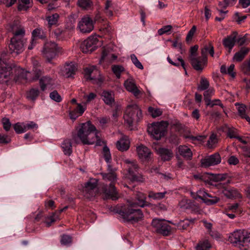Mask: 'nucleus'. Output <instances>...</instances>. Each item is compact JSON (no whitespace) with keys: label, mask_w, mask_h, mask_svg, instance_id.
<instances>
[{"label":"nucleus","mask_w":250,"mask_h":250,"mask_svg":"<svg viewBox=\"0 0 250 250\" xmlns=\"http://www.w3.org/2000/svg\"><path fill=\"white\" fill-rule=\"evenodd\" d=\"M250 42L248 38V35L245 34L244 36L236 38V42L239 46H242L245 43H248Z\"/></svg>","instance_id":"obj_52"},{"label":"nucleus","mask_w":250,"mask_h":250,"mask_svg":"<svg viewBox=\"0 0 250 250\" xmlns=\"http://www.w3.org/2000/svg\"><path fill=\"white\" fill-rule=\"evenodd\" d=\"M113 9L112 1L111 0H106L104 3V13L107 16L111 17L113 15Z\"/></svg>","instance_id":"obj_32"},{"label":"nucleus","mask_w":250,"mask_h":250,"mask_svg":"<svg viewBox=\"0 0 250 250\" xmlns=\"http://www.w3.org/2000/svg\"><path fill=\"white\" fill-rule=\"evenodd\" d=\"M42 53L48 62L55 58L57 54V44L54 42H47L44 43Z\"/></svg>","instance_id":"obj_12"},{"label":"nucleus","mask_w":250,"mask_h":250,"mask_svg":"<svg viewBox=\"0 0 250 250\" xmlns=\"http://www.w3.org/2000/svg\"><path fill=\"white\" fill-rule=\"evenodd\" d=\"M50 98L58 103L61 102L62 100L61 96L56 90H54L50 93Z\"/></svg>","instance_id":"obj_53"},{"label":"nucleus","mask_w":250,"mask_h":250,"mask_svg":"<svg viewBox=\"0 0 250 250\" xmlns=\"http://www.w3.org/2000/svg\"><path fill=\"white\" fill-rule=\"evenodd\" d=\"M217 142L216 135L212 134L210 136L207 144L209 148H212Z\"/></svg>","instance_id":"obj_47"},{"label":"nucleus","mask_w":250,"mask_h":250,"mask_svg":"<svg viewBox=\"0 0 250 250\" xmlns=\"http://www.w3.org/2000/svg\"><path fill=\"white\" fill-rule=\"evenodd\" d=\"M95 68V66H92L88 67H86L84 69L85 77L86 79L92 80L93 79L90 77V75Z\"/></svg>","instance_id":"obj_57"},{"label":"nucleus","mask_w":250,"mask_h":250,"mask_svg":"<svg viewBox=\"0 0 250 250\" xmlns=\"http://www.w3.org/2000/svg\"><path fill=\"white\" fill-rule=\"evenodd\" d=\"M148 110L153 118L159 117L162 114V110L159 108H154L152 107H149Z\"/></svg>","instance_id":"obj_51"},{"label":"nucleus","mask_w":250,"mask_h":250,"mask_svg":"<svg viewBox=\"0 0 250 250\" xmlns=\"http://www.w3.org/2000/svg\"><path fill=\"white\" fill-rule=\"evenodd\" d=\"M196 26L195 25H193L192 27V28L190 29V30L188 31V32L187 35V37H186V41L187 42H188L192 40V37L196 31Z\"/></svg>","instance_id":"obj_59"},{"label":"nucleus","mask_w":250,"mask_h":250,"mask_svg":"<svg viewBox=\"0 0 250 250\" xmlns=\"http://www.w3.org/2000/svg\"><path fill=\"white\" fill-rule=\"evenodd\" d=\"M112 70L118 79L120 78L121 73L125 71L123 66L120 65H114L112 66Z\"/></svg>","instance_id":"obj_43"},{"label":"nucleus","mask_w":250,"mask_h":250,"mask_svg":"<svg viewBox=\"0 0 250 250\" xmlns=\"http://www.w3.org/2000/svg\"><path fill=\"white\" fill-rule=\"evenodd\" d=\"M250 51V48L247 47H242L240 50L234 54L233 60L237 62H240L245 58Z\"/></svg>","instance_id":"obj_26"},{"label":"nucleus","mask_w":250,"mask_h":250,"mask_svg":"<svg viewBox=\"0 0 250 250\" xmlns=\"http://www.w3.org/2000/svg\"><path fill=\"white\" fill-rule=\"evenodd\" d=\"M209 86L208 81L205 77H201L200 85L198 86V90L203 91L207 90Z\"/></svg>","instance_id":"obj_40"},{"label":"nucleus","mask_w":250,"mask_h":250,"mask_svg":"<svg viewBox=\"0 0 250 250\" xmlns=\"http://www.w3.org/2000/svg\"><path fill=\"white\" fill-rule=\"evenodd\" d=\"M247 16L244 15L241 16L239 13L236 12L235 13L233 18L234 20L238 23L240 24L242 22L244 21V20L247 18Z\"/></svg>","instance_id":"obj_58"},{"label":"nucleus","mask_w":250,"mask_h":250,"mask_svg":"<svg viewBox=\"0 0 250 250\" xmlns=\"http://www.w3.org/2000/svg\"><path fill=\"white\" fill-rule=\"evenodd\" d=\"M62 147L65 155H70L72 152V144L70 140L66 139L63 142Z\"/></svg>","instance_id":"obj_33"},{"label":"nucleus","mask_w":250,"mask_h":250,"mask_svg":"<svg viewBox=\"0 0 250 250\" xmlns=\"http://www.w3.org/2000/svg\"><path fill=\"white\" fill-rule=\"evenodd\" d=\"M78 5L83 9H89L92 6V1L91 0H79Z\"/></svg>","instance_id":"obj_39"},{"label":"nucleus","mask_w":250,"mask_h":250,"mask_svg":"<svg viewBox=\"0 0 250 250\" xmlns=\"http://www.w3.org/2000/svg\"><path fill=\"white\" fill-rule=\"evenodd\" d=\"M72 242V237L66 234H63L62 236L61 239V243L63 245H67L71 244Z\"/></svg>","instance_id":"obj_56"},{"label":"nucleus","mask_w":250,"mask_h":250,"mask_svg":"<svg viewBox=\"0 0 250 250\" xmlns=\"http://www.w3.org/2000/svg\"><path fill=\"white\" fill-rule=\"evenodd\" d=\"M23 46L24 43L21 39L12 38L9 45V48L11 53H16L18 54L23 51Z\"/></svg>","instance_id":"obj_16"},{"label":"nucleus","mask_w":250,"mask_h":250,"mask_svg":"<svg viewBox=\"0 0 250 250\" xmlns=\"http://www.w3.org/2000/svg\"><path fill=\"white\" fill-rule=\"evenodd\" d=\"M25 34L24 30L23 28H20L16 30L14 33V37L16 39H21L23 37Z\"/></svg>","instance_id":"obj_60"},{"label":"nucleus","mask_w":250,"mask_h":250,"mask_svg":"<svg viewBox=\"0 0 250 250\" xmlns=\"http://www.w3.org/2000/svg\"><path fill=\"white\" fill-rule=\"evenodd\" d=\"M178 152L180 155L187 159H190L192 157L191 149L186 146H180L178 147Z\"/></svg>","instance_id":"obj_29"},{"label":"nucleus","mask_w":250,"mask_h":250,"mask_svg":"<svg viewBox=\"0 0 250 250\" xmlns=\"http://www.w3.org/2000/svg\"><path fill=\"white\" fill-rule=\"evenodd\" d=\"M97 180L95 179H90L85 184L83 189L84 196L87 198H91L96 196L97 193Z\"/></svg>","instance_id":"obj_13"},{"label":"nucleus","mask_w":250,"mask_h":250,"mask_svg":"<svg viewBox=\"0 0 250 250\" xmlns=\"http://www.w3.org/2000/svg\"><path fill=\"white\" fill-rule=\"evenodd\" d=\"M1 123L3 129L6 131H9L11 127V123H10L9 119L7 118H3L2 119Z\"/></svg>","instance_id":"obj_54"},{"label":"nucleus","mask_w":250,"mask_h":250,"mask_svg":"<svg viewBox=\"0 0 250 250\" xmlns=\"http://www.w3.org/2000/svg\"><path fill=\"white\" fill-rule=\"evenodd\" d=\"M104 180L111 182L109 187L104 186L102 191L104 194L106 199H111L116 200L118 198V192L115 187V183L117 181V175L114 171L101 174Z\"/></svg>","instance_id":"obj_4"},{"label":"nucleus","mask_w":250,"mask_h":250,"mask_svg":"<svg viewBox=\"0 0 250 250\" xmlns=\"http://www.w3.org/2000/svg\"><path fill=\"white\" fill-rule=\"evenodd\" d=\"M124 162L126 164V167L127 168L128 177L131 181H138L143 182L144 180L142 175L136 173L139 169V167L137 163L135 160H129L126 159Z\"/></svg>","instance_id":"obj_10"},{"label":"nucleus","mask_w":250,"mask_h":250,"mask_svg":"<svg viewBox=\"0 0 250 250\" xmlns=\"http://www.w3.org/2000/svg\"><path fill=\"white\" fill-rule=\"evenodd\" d=\"M135 202H130L127 206L122 207L116 212L121 215L124 221L137 222L143 217V214L138 207L143 208L150 205L146 201V194L141 192H137L135 194Z\"/></svg>","instance_id":"obj_2"},{"label":"nucleus","mask_w":250,"mask_h":250,"mask_svg":"<svg viewBox=\"0 0 250 250\" xmlns=\"http://www.w3.org/2000/svg\"><path fill=\"white\" fill-rule=\"evenodd\" d=\"M237 33L233 32L230 35L228 36L223 41V44L224 47L229 49V52H230L236 42V37Z\"/></svg>","instance_id":"obj_18"},{"label":"nucleus","mask_w":250,"mask_h":250,"mask_svg":"<svg viewBox=\"0 0 250 250\" xmlns=\"http://www.w3.org/2000/svg\"><path fill=\"white\" fill-rule=\"evenodd\" d=\"M136 150L139 157L141 159L146 160L151 154L150 149L143 145L137 147Z\"/></svg>","instance_id":"obj_22"},{"label":"nucleus","mask_w":250,"mask_h":250,"mask_svg":"<svg viewBox=\"0 0 250 250\" xmlns=\"http://www.w3.org/2000/svg\"><path fill=\"white\" fill-rule=\"evenodd\" d=\"M167 193V191L162 192H154L153 191H150L148 194V197L154 199L160 200L164 198Z\"/></svg>","instance_id":"obj_44"},{"label":"nucleus","mask_w":250,"mask_h":250,"mask_svg":"<svg viewBox=\"0 0 250 250\" xmlns=\"http://www.w3.org/2000/svg\"><path fill=\"white\" fill-rule=\"evenodd\" d=\"M221 162V157L219 153H215L201 160L202 167H208L218 165Z\"/></svg>","instance_id":"obj_15"},{"label":"nucleus","mask_w":250,"mask_h":250,"mask_svg":"<svg viewBox=\"0 0 250 250\" xmlns=\"http://www.w3.org/2000/svg\"><path fill=\"white\" fill-rule=\"evenodd\" d=\"M104 104L110 106L115 103L114 93L112 91L104 90L101 94Z\"/></svg>","instance_id":"obj_20"},{"label":"nucleus","mask_w":250,"mask_h":250,"mask_svg":"<svg viewBox=\"0 0 250 250\" xmlns=\"http://www.w3.org/2000/svg\"><path fill=\"white\" fill-rule=\"evenodd\" d=\"M228 175L225 174H211L210 177V180L212 182H219L225 180Z\"/></svg>","instance_id":"obj_42"},{"label":"nucleus","mask_w":250,"mask_h":250,"mask_svg":"<svg viewBox=\"0 0 250 250\" xmlns=\"http://www.w3.org/2000/svg\"><path fill=\"white\" fill-rule=\"evenodd\" d=\"M97 97V94L93 92H91L88 95H85L83 96V98L86 100V103H89L93 100H94Z\"/></svg>","instance_id":"obj_62"},{"label":"nucleus","mask_w":250,"mask_h":250,"mask_svg":"<svg viewBox=\"0 0 250 250\" xmlns=\"http://www.w3.org/2000/svg\"><path fill=\"white\" fill-rule=\"evenodd\" d=\"M190 63L194 69L197 71H201L203 70L204 62L206 61L204 58L190 57Z\"/></svg>","instance_id":"obj_21"},{"label":"nucleus","mask_w":250,"mask_h":250,"mask_svg":"<svg viewBox=\"0 0 250 250\" xmlns=\"http://www.w3.org/2000/svg\"><path fill=\"white\" fill-rule=\"evenodd\" d=\"M172 27L170 25H166L163 26L161 29H159L158 31V33L159 35H162L164 34L167 33L168 31H170Z\"/></svg>","instance_id":"obj_61"},{"label":"nucleus","mask_w":250,"mask_h":250,"mask_svg":"<svg viewBox=\"0 0 250 250\" xmlns=\"http://www.w3.org/2000/svg\"><path fill=\"white\" fill-rule=\"evenodd\" d=\"M229 0H223L222 1H219L218 7L221 9H226L229 4Z\"/></svg>","instance_id":"obj_64"},{"label":"nucleus","mask_w":250,"mask_h":250,"mask_svg":"<svg viewBox=\"0 0 250 250\" xmlns=\"http://www.w3.org/2000/svg\"><path fill=\"white\" fill-rule=\"evenodd\" d=\"M124 86L127 91L131 92L136 97L141 94V91L138 88L133 79L126 80L124 83Z\"/></svg>","instance_id":"obj_19"},{"label":"nucleus","mask_w":250,"mask_h":250,"mask_svg":"<svg viewBox=\"0 0 250 250\" xmlns=\"http://www.w3.org/2000/svg\"><path fill=\"white\" fill-rule=\"evenodd\" d=\"M142 118V111L138 106L134 104L127 106L124 116L125 122L129 127L133 126V123H138Z\"/></svg>","instance_id":"obj_5"},{"label":"nucleus","mask_w":250,"mask_h":250,"mask_svg":"<svg viewBox=\"0 0 250 250\" xmlns=\"http://www.w3.org/2000/svg\"><path fill=\"white\" fill-rule=\"evenodd\" d=\"M18 9L19 11H27L32 6V0H19Z\"/></svg>","instance_id":"obj_31"},{"label":"nucleus","mask_w":250,"mask_h":250,"mask_svg":"<svg viewBox=\"0 0 250 250\" xmlns=\"http://www.w3.org/2000/svg\"><path fill=\"white\" fill-rule=\"evenodd\" d=\"M130 142L127 137L124 136L116 143L117 149L121 151L128 150L129 147Z\"/></svg>","instance_id":"obj_24"},{"label":"nucleus","mask_w":250,"mask_h":250,"mask_svg":"<svg viewBox=\"0 0 250 250\" xmlns=\"http://www.w3.org/2000/svg\"><path fill=\"white\" fill-rule=\"evenodd\" d=\"M34 128H38V125L35 123L33 122H30L27 124L24 123V129L25 132L26 131L32 129Z\"/></svg>","instance_id":"obj_63"},{"label":"nucleus","mask_w":250,"mask_h":250,"mask_svg":"<svg viewBox=\"0 0 250 250\" xmlns=\"http://www.w3.org/2000/svg\"><path fill=\"white\" fill-rule=\"evenodd\" d=\"M227 136L230 138H235L238 134L237 130L233 127H228L226 130Z\"/></svg>","instance_id":"obj_46"},{"label":"nucleus","mask_w":250,"mask_h":250,"mask_svg":"<svg viewBox=\"0 0 250 250\" xmlns=\"http://www.w3.org/2000/svg\"><path fill=\"white\" fill-rule=\"evenodd\" d=\"M241 71L245 75H250V57L241 65Z\"/></svg>","instance_id":"obj_37"},{"label":"nucleus","mask_w":250,"mask_h":250,"mask_svg":"<svg viewBox=\"0 0 250 250\" xmlns=\"http://www.w3.org/2000/svg\"><path fill=\"white\" fill-rule=\"evenodd\" d=\"M98 42L97 37L90 36L81 43L80 48L83 53H91L96 49Z\"/></svg>","instance_id":"obj_11"},{"label":"nucleus","mask_w":250,"mask_h":250,"mask_svg":"<svg viewBox=\"0 0 250 250\" xmlns=\"http://www.w3.org/2000/svg\"><path fill=\"white\" fill-rule=\"evenodd\" d=\"M210 248L211 245L209 241L205 240L198 243L196 247V250H208Z\"/></svg>","instance_id":"obj_35"},{"label":"nucleus","mask_w":250,"mask_h":250,"mask_svg":"<svg viewBox=\"0 0 250 250\" xmlns=\"http://www.w3.org/2000/svg\"><path fill=\"white\" fill-rule=\"evenodd\" d=\"M52 79L48 76H44L40 80V84L42 91H44L47 85L51 84Z\"/></svg>","instance_id":"obj_34"},{"label":"nucleus","mask_w":250,"mask_h":250,"mask_svg":"<svg viewBox=\"0 0 250 250\" xmlns=\"http://www.w3.org/2000/svg\"><path fill=\"white\" fill-rule=\"evenodd\" d=\"M76 70L77 68L74 63H66L62 70L63 74L65 77L69 78L75 74Z\"/></svg>","instance_id":"obj_23"},{"label":"nucleus","mask_w":250,"mask_h":250,"mask_svg":"<svg viewBox=\"0 0 250 250\" xmlns=\"http://www.w3.org/2000/svg\"><path fill=\"white\" fill-rule=\"evenodd\" d=\"M131 60L133 63L135 65L136 67L139 69H143L144 67L142 63L140 62V61L138 60L136 55L134 54H132L130 56Z\"/></svg>","instance_id":"obj_55"},{"label":"nucleus","mask_w":250,"mask_h":250,"mask_svg":"<svg viewBox=\"0 0 250 250\" xmlns=\"http://www.w3.org/2000/svg\"><path fill=\"white\" fill-rule=\"evenodd\" d=\"M112 30V28L108 22L103 24L100 28V31L104 34H110Z\"/></svg>","instance_id":"obj_50"},{"label":"nucleus","mask_w":250,"mask_h":250,"mask_svg":"<svg viewBox=\"0 0 250 250\" xmlns=\"http://www.w3.org/2000/svg\"><path fill=\"white\" fill-rule=\"evenodd\" d=\"M246 106L244 104H240L238 107V111L241 117L243 119H246L250 125V118L246 113Z\"/></svg>","instance_id":"obj_36"},{"label":"nucleus","mask_w":250,"mask_h":250,"mask_svg":"<svg viewBox=\"0 0 250 250\" xmlns=\"http://www.w3.org/2000/svg\"><path fill=\"white\" fill-rule=\"evenodd\" d=\"M67 208L68 206H65L63 208L60 209L59 212H55V213H53L51 215L48 217L44 222L46 226L49 227L51 225L52 223L55 222L58 220H59V214L64 210H65L66 209H67Z\"/></svg>","instance_id":"obj_27"},{"label":"nucleus","mask_w":250,"mask_h":250,"mask_svg":"<svg viewBox=\"0 0 250 250\" xmlns=\"http://www.w3.org/2000/svg\"><path fill=\"white\" fill-rule=\"evenodd\" d=\"M39 93L38 88H32L27 93V97L30 100L34 101L38 97Z\"/></svg>","instance_id":"obj_45"},{"label":"nucleus","mask_w":250,"mask_h":250,"mask_svg":"<svg viewBox=\"0 0 250 250\" xmlns=\"http://www.w3.org/2000/svg\"><path fill=\"white\" fill-rule=\"evenodd\" d=\"M167 125L168 124L167 122L152 123L148 126L147 131L153 138L158 140L164 136Z\"/></svg>","instance_id":"obj_8"},{"label":"nucleus","mask_w":250,"mask_h":250,"mask_svg":"<svg viewBox=\"0 0 250 250\" xmlns=\"http://www.w3.org/2000/svg\"><path fill=\"white\" fill-rule=\"evenodd\" d=\"M195 219L189 220L188 219L181 220L178 224V227L180 229H186L190 225V224L193 223Z\"/></svg>","instance_id":"obj_38"},{"label":"nucleus","mask_w":250,"mask_h":250,"mask_svg":"<svg viewBox=\"0 0 250 250\" xmlns=\"http://www.w3.org/2000/svg\"><path fill=\"white\" fill-rule=\"evenodd\" d=\"M222 193L226 197L229 199L241 197L239 192L235 188H224Z\"/></svg>","instance_id":"obj_28"},{"label":"nucleus","mask_w":250,"mask_h":250,"mask_svg":"<svg viewBox=\"0 0 250 250\" xmlns=\"http://www.w3.org/2000/svg\"><path fill=\"white\" fill-rule=\"evenodd\" d=\"M46 37V33L42 28H36L32 32V38L36 41L38 39H45Z\"/></svg>","instance_id":"obj_30"},{"label":"nucleus","mask_w":250,"mask_h":250,"mask_svg":"<svg viewBox=\"0 0 250 250\" xmlns=\"http://www.w3.org/2000/svg\"><path fill=\"white\" fill-rule=\"evenodd\" d=\"M157 151L163 161H169L173 157V152L170 149L160 147Z\"/></svg>","instance_id":"obj_25"},{"label":"nucleus","mask_w":250,"mask_h":250,"mask_svg":"<svg viewBox=\"0 0 250 250\" xmlns=\"http://www.w3.org/2000/svg\"><path fill=\"white\" fill-rule=\"evenodd\" d=\"M229 239L234 246L242 249L250 242V233L244 230H237L231 234Z\"/></svg>","instance_id":"obj_6"},{"label":"nucleus","mask_w":250,"mask_h":250,"mask_svg":"<svg viewBox=\"0 0 250 250\" xmlns=\"http://www.w3.org/2000/svg\"><path fill=\"white\" fill-rule=\"evenodd\" d=\"M77 133L73 134L72 139L77 144L82 143L83 145H93L101 146L105 144L99 135V131L90 121L81 124L77 127Z\"/></svg>","instance_id":"obj_1"},{"label":"nucleus","mask_w":250,"mask_h":250,"mask_svg":"<svg viewBox=\"0 0 250 250\" xmlns=\"http://www.w3.org/2000/svg\"><path fill=\"white\" fill-rule=\"evenodd\" d=\"M198 195V198L202 200L208 205H212L219 202L220 199L216 196H212L204 191H200Z\"/></svg>","instance_id":"obj_17"},{"label":"nucleus","mask_w":250,"mask_h":250,"mask_svg":"<svg viewBox=\"0 0 250 250\" xmlns=\"http://www.w3.org/2000/svg\"><path fill=\"white\" fill-rule=\"evenodd\" d=\"M13 127L17 134L25 132L24 123H17L14 125Z\"/></svg>","instance_id":"obj_49"},{"label":"nucleus","mask_w":250,"mask_h":250,"mask_svg":"<svg viewBox=\"0 0 250 250\" xmlns=\"http://www.w3.org/2000/svg\"><path fill=\"white\" fill-rule=\"evenodd\" d=\"M78 27L82 33H90L94 29V21L89 16H84L79 22Z\"/></svg>","instance_id":"obj_14"},{"label":"nucleus","mask_w":250,"mask_h":250,"mask_svg":"<svg viewBox=\"0 0 250 250\" xmlns=\"http://www.w3.org/2000/svg\"><path fill=\"white\" fill-rule=\"evenodd\" d=\"M38 64V62L37 61L33 62V73L25 71L21 68L17 69V72L20 75L19 77L21 78V81L23 80L25 82H30L36 81L42 76V71L37 67Z\"/></svg>","instance_id":"obj_7"},{"label":"nucleus","mask_w":250,"mask_h":250,"mask_svg":"<svg viewBox=\"0 0 250 250\" xmlns=\"http://www.w3.org/2000/svg\"><path fill=\"white\" fill-rule=\"evenodd\" d=\"M151 225L157 233L164 236L169 235L171 232V227L165 219H153L151 222Z\"/></svg>","instance_id":"obj_9"},{"label":"nucleus","mask_w":250,"mask_h":250,"mask_svg":"<svg viewBox=\"0 0 250 250\" xmlns=\"http://www.w3.org/2000/svg\"><path fill=\"white\" fill-rule=\"evenodd\" d=\"M103 154L105 161L109 163L111 159V156L109 149L106 145L103 147Z\"/></svg>","instance_id":"obj_48"},{"label":"nucleus","mask_w":250,"mask_h":250,"mask_svg":"<svg viewBox=\"0 0 250 250\" xmlns=\"http://www.w3.org/2000/svg\"><path fill=\"white\" fill-rule=\"evenodd\" d=\"M6 55L5 52L2 53L0 56V83H4L8 82L9 80L13 77V73L15 76L13 79L17 82H21V78L19 77L17 72L18 69H21L20 67L15 65H9L5 62L4 57Z\"/></svg>","instance_id":"obj_3"},{"label":"nucleus","mask_w":250,"mask_h":250,"mask_svg":"<svg viewBox=\"0 0 250 250\" xmlns=\"http://www.w3.org/2000/svg\"><path fill=\"white\" fill-rule=\"evenodd\" d=\"M59 16L57 13L52 14L51 16L46 17V20L49 27L52 25L56 24L59 19Z\"/></svg>","instance_id":"obj_41"}]
</instances>
